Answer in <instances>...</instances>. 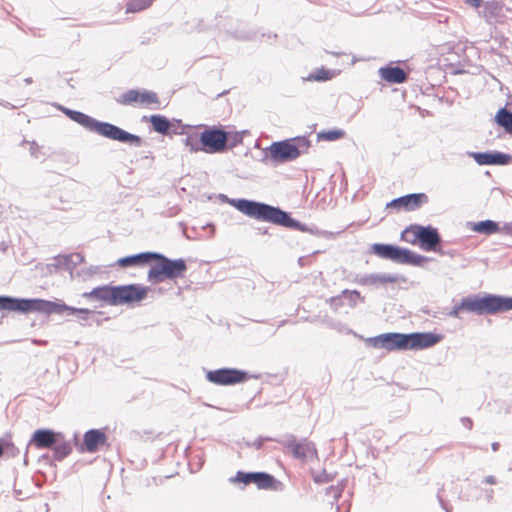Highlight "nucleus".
I'll return each mask as SVG.
<instances>
[{
  "instance_id": "f257e3e1",
  "label": "nucleus",
  "mask_w": 512,
  "mask_h": 512,
  "mask_svg": "<svg viewBox=\"0 0 512 512\" xmlns=\"http://www.w3.org/2000/svg\"><path fill=\"white\" fill-rule=\"evenodd\" d=\"M150 289L140 284L100 286L83 294L85 298L105 302L110 306H133L145 300Z\"/></svg>"
},
{
  "instance_id": "f03ea898",
  "label": "nucleus",
  "mask_w": 512,
  "mask_h": 512,
  "mask_svg": "<svg viewBox=\"0 0 512 512\" xmlns=\"http://www.w3.org/2000/svg\"><path fill=\"white\" fill-rule=\"evenodd\" d=\"M440 335L424 333H385L372 338L370 341L375 348L394 350H420L434 346L440 342Z\"/></svg>"
},
{
  "instance_id": "7ed1b4c3",
  "label": "nucleus",
  "mask_w": 512,
  "mask_h": 512,
  "mask_svg": "<svg viewBox=\"0 0 512 512\" xmlns=\"http://www.w3.org/2000/svg\"><path fill=\"white\" fill-rule=\"evenodd\" d=\"M230 203L243 214L256 220L270 222L287 228L297 227V222L286 212L268 204L246 199L232 200Z\"/></svg>"
},
{
  "instance_id": "20e7f679",
  "label": "nucleus",
  "mask_w": 512,
  "mask_h": 512,
  "mask_svg": "<svg viewBox=\"0 0 512 512\" xmlns=\"http://www.w3.org/2000/svg\"><path fill=\"white\" fill-rule=\"evenodd\" d=\"M65 113L73 121L100 136L122 143L141 144V138L139 136L131 134L113 124L100 122L79 111L66 110Z\"/></svg>"
},
{
  "instance_id": "39448f33",
  "label": "nucleus",
  "mask_w": 512,
  "mask_h": 512,
  "mask_svg": "<svg viewBox=\"0 0 512 512\" xmlns=\"http://www.w3.org/2000/svg\"><path fill=\"white\" fill-rule=\"evenodd\" d=\"M512 310V297L505 298L495 295L484 297H466L455 305L449 312V316L458 318L463 311L477 314H494Z\"/></svg>"
},
{
  "instance_id": "423d86ee",
  "label": "nucleus",
  "mask_w": 512,
  "mask_h": 512,
  "mask_svg": "<svg viewBox=\"0 0 512 512\" xmlns=\"http://www.w3.org/2000/svg\"><path fill=\"white\" fill-rule=\"evenodd\" d=\"M154 264L148 271V281L153 284L163 282L165 279H175L183 277L187 266L183 259L170 260L162 254L156 253V257H153Z\"/></svg>"
},
{
  "instance_id": "0eeeda50",
  "label": "nucleus",
  "mask_w": 512,
  "mask_h": 512,
  "mask_svg": "<svg viewBox=\"0 0 512 512\" xmlns=\"http://www.w3.org/2000/svg\"><path fill=\"white\" fill-rule=\"evenodd\" d=\"M54 306L51 301L44 299H20L9 296H0V311L19 313L38 312L47 315L51 314Z\"/></svg>"
},
{
  "instance_id": "6e6552de",
  "label": "nucleus",
  "mask_w": 512,
  "mask_h": 512,
  "mask_svg": "<svg viewBox=\"0 0 512 512\" xmlns=\"http://www.w3.org/2000/svg\"><path fill=\"white\" fill-rule=\"evenodd\" d=\"M309 147L310 141L304 137L275 142L270 146V156L274 161L288 162L298 158Z\"/></svg>"
},
{
  "instance_id": "1a4fd4ad",
  "label": "nucleus",
  "mask_w": 512,
  "mask_h": 512,
  "mask_svg": "<svg viewBox=\"0 0 512 512\" xmlns=\"http://www.w3.org/2000/svg\"><path fill=\"white\" fill-rule=\"evenodd\" d=\"M371 252L382 259L401 264H418L420 256L407 249H401L390 244L376 243L371 246Z\"/></svg>"
},
{
  "instance_id": "9d476101",
  "label": "nucleus",
  "mask_w": 512,
  "mask_h": 512,
  "mask_svg": "<svg viewBox=\"0 0 512 512\" xmlns=\"http://www.w3.org/2000/svg\"><path fill=\"white\" fill-rule=\"evenodd\" d=\"M230 482L234 484L242 483L245 486L254 484L258 489L276 490L279 482L274 476L265 472H243L238 471L234 477L230 478Z\"/></svg>"
},
{
  "instance_id": "9b49d317",
  "label": "nucleus",
  "mask_w": 512,
  "mask_h": 512,
  "mask_svg": "<svg viewBox=\"0 0 512 512\" xmlns=\"http://www.w3.org/2000/svg\"><path fill=\"white\" fill-rule=\"evenodd\" d=\"M117 101L122 105H136L150 109H157L161 104L157 93L134 89L121 94Z\"/></svg>"
},
{
  "instance_id": "f8f14e48",
  "label": "nucleus",
  "mask_w": 512,
  "mask_h": 512,
  "mask_svg": "<svg viewBox=\"0 0 512 512\" xmlns=\"http://www.w3.org/2000/svg\"><path fill=\"white\" fill-rule=\"evenodd\" d=\"M228 133L222 129L213 127L205 129L200 134L202 151L206 153H221L227 148Z\"/></svg>"
},
{
  "instance_id": "ddd939ff",
  "label": "nucleus",
  "mask_w": 512,
  "mask_h": 512,
  "mask_svg": "<svg viewBox=\"0 0 512 512\" xmlns=\"http://www.w3.org/2000/svg\"><path fill=\"white\" fill-rule=\"evenodd\" d=\"M247 373L235 368H222L209 371L206 379L216 385L228 386L242 383L247 380Z\"/></svg>"
},
{
  "instance_id": "4468645a",
  "label": "nucleus",
  "mask_w": 512,
  "mask_h": 512,
  "mask_svg": "<svg viewBox=\"0 0 512 512\" xmlns=\"http://www.w3.org/2000/svg\"><path fill=\"white\" fill-rule=\"evenodd\" d=\"M428 202V197L424 193L408 194L392 200L387 203V208L396 210L414 211Z\"/></svg>"
},
{
  "instance_id": "2eb2a0df",
  "label": "nucleus",
  "mask_w": 512,
  "mask_h": 512,
  "mask_svg": "<svg viewBox=\"0 0 512 512\" xmlns=\"http://www.w3.org/2000/svg\"><path fill=\"white\" fill-rule=\"evenodd\" d=\"M417 237L419 238L420 247L425 251H435L440 243L439 233L432 227L422 226Z\"/></svg>"
},
{
  "instance_id": "dca6fc26",
  "label": "nucleus",
  "mask_w": 512,
  "mask_h": 512,
  "mask_svg": "<svg viewBox=\"0 0 512 512\" xmlns=\"http://www.w3.org/2000/svg\"><path fill=\"white\" fill-rule=\"evenodd\" d=\"M294 457L301 460H312L317 458V449L315 445L307 440L294 442L289 445Z\"/></svg>"
},
{
  "instance_id": "f3484780",
  "label": "nucleus",
  "mask_w": 512,
  "mask_h": 512,
  "mask_svg": "<svg viewBox=\"0 0 512 512\" xmlns=\"http://www.w3.org/2000/svg\"><path fill=\"white\" fill-rule=\"evenodd\" d=\"M153 257H156L155 252H142L139 254L119 258L116 264L120 268L145 266L153 261Z\"/></svg>"
},
{
  "instance_id": "a211bd4d",
  "label": "nucleus",
  "mask_w": 512,
  "mask_h": 512,
  "mask_svg": "<svg viewBox=\"0 0 512 512\" xmlns=\"http://www.w3.org/2000/svg\"><path fill=\"white\" fill-rule=\"evenodd\" d=\"M59 436L60 434L52 430L39 429L34 432L31 442L38 449L51 448L57 443V437Z\"/></svg>"
},
{
  "instance_id": "6ab92c4d",
  "label": "nucleus",
  "mask_w": 512,
  "mask_h": 512,
  "mask_svg": "<svg viewBox=\"0 0 512 512\" xmlns=\"http://www.w3.org/2000/svg\"><path fill=\"white\" fill-rule=\"evenodd\" d=\"M106 440L107 437L103 431L92 429L84 434L83 445L86 451L94 453L106 443Z\"/></svg>"
},
{
  "instance_id": "aec40b11",
  "label": "nucleus",
  "mask_w": 512,
  "mask_h": 512,
  "mask_svg": "<svg viewBox=\"0 0 512 512\" xmlns=\"http://www.w3.org/2000/svg\"><path fill=\"white\" fill-rule=\"evenodd\" d=\"M379 75L383 80L392 84H401L407 80V73L397 66L381 67Z\"/></svg>"
},
{
  "instance_id": "412c9836",
  "label": "nucleus",
  "mask_w": 512,
  "mask_h": 512,
  "mask_svg": "<svg viewBox=\"0 0 512 512\" xmlns=\"http://www.w3.org/2000/svg\"><path fill=\"white\" fill-rule=\"evenodd\" d=\"M473 158L479 165H505L510 161V156L503 153H474Z\"/></svg>"
},
{
  "instance_id": "4be33fe9",
  "label": "nucleus",
  "mask_w": 512,
  "mask_h": 512,
  "mask_svg": "<svg viewBox=\"0 0 512 512\" xmlns=\"http://www.w3.org/2000/svg\"><path fill=\"white\" fill-rule=\"evenodd\" d=\"M338 74L339 72H336L335 70H330L322 67L310 73L308 76L304 78V80L308 82H325L332 80Z\"/></svg>"
},
{
  "instance_id": "5701e85b",
  "label": "nucleus",
  "mask_w": 512,
  "mask_h": 512,
  "mask_svg": "<svg viewBox=\"0 0 512 512\" xmlns=\"http://www.w3.org/2000/svg\"><path fill=\"white\" fill-rule=\"evenodd\" d=\"M154 131L161 134H168L171 128L170 121L162 115H152L149 119Z\"/></svg>"
},
{
  "instance_id": "b1692460",
  "label": "nucleus",
  "mask_w": 512,
  "mask_h": 512,
  "mask_svg": "<svg viewBox=\"0 0 512 512\" xmlns=\"http://www.w3.org/2000/svg\"><path fill=\"white\" fill-rule=\"evenodd\" d=\"M51 304L53 306H55V307L52 308L51 314L52 313H63L65 311H67L70 314H76L77 313V314L85 315L83 317V319H86V316L92 312L89 309L74 308V307L67 306L66 304H59V303H55V302H52V301H51Z\"/></svg>"
},
{
  "instance_id": "393cba45",
  "label": "nucleus",
  "mask_w": 512,
  "mask_h": 512,
  "mask_svg": "<svg viewBox=\"0 0 512 512\" xmlns=\"http://www.w3.org/2000/svg\"><path fill=\"white\" fill-rule=\"evenodd\" d=\"M495 119L497 124L503 127L506 132L512 133V113L502 108L497 112Z\"/></svg>"
},
{
  "instance_id": "a878e982",
  "label": "nucleus",
  "mask_w": 512,
  "mask_h": 512,
  "mask_svg": "<svg viewBox=\"0 0 512 512\" xmlns=\"http://www.w3.org/2000/svg\"><path fill=\"white\" fill-rule=\"evenodd\" d=\"M153 4V0H130L126 6V13H137L148 9Z\"/></svg>"
},
{
  "instance_id": "bb28decb",
  "label": "nucleus",
  "mask_w": 512,
  "mask_h": 512,
  "mask_svg": "<svg viewBox=\"0 0 512 512\" xmlns=\"http://www.w3.org/2000/svg\"><path fill=\"white\" fill-rule=\"evenodd\" d=\"M422 228L420 225H411L407 227L402 232V239L410 244H417L419 242V238L417 237L419 234V230Z\"/></svg>"
},
{
  "instance_id": "cd10ccee",
  "label": "nucleus",
  "mask_w": 512,
  "mask_h": 512,
  "mask_svg": "<svg viewBox=\"0 0 512 512\" xmlns=\"http://www.w3.org/2000/svg\"><path fill=\"white\" fill-rule=\"evenodd\" d=\"M345 137V132L341 129H333L330 131H321L317 133L318 141H337Z\"/></svg>"
},
{
  "instance_id": "c85d7f7f",
  "label": "nucleus",
  "mask_w": 512,
  "mask_h": 512,
  "mask_svg": "<svg viewBox=\"0 0 512 512\" xmlns=\"http://www.w3.org/2000/svg\"><path fill=\"white\" fill-rule=\"evenodd\" d=\"M498 230V224L492 220L481 221L474 226V231L483 234H493L498 232Z\"/></svg>"
},
{
  "instance_id": "c756f323",
  "label": "nucleus",
  "mask_w": 512,
  "mask_h": 512,
  "mask_svg": "<svg viewBox=\"0 0 512 512\" xmlns=\"http://www.w3.org/2000/svg\"><path fill=\"white\" fill-rule=\"evenodd\" d=\"M502 11V5L499 2H486L484 5V16L486 18L497 17Z\"/></svg>"
},
{
  "instance_id": "7c9ffc66",
  "label": "nucleus",
  "mask_w": 512,
  "mask_h": 512,
  "mask_svg": "<svg viewBox=\"0 0 512 512\" xmlns=\"http://www.w3.org/2000/svg\"><path fill=\"white\" fill-rule=\"evenodd\" d=\"M53 449H54L55 457L57 459H63L67 455H69L71 452L70 444L65 441L59 442L57 440V443L53 445Z\"/></svg>"
},
{
  "instance_id": "2f4dec72",
  "label": "nucleus",
  "mask_w": 512,
  "mask_h": 512,
  "mask_svg": "<svg viewBox=\"0 0 512 512\" xmlns=\"http://www.w3.org/2000/svg\"><path fill=\"white\" fill-rule=\"evenodd\" d=\"M185 146L189 147L191 151L197 152L202 151V145L200 143V136L197 134L188 135L184 141Z\"/></svg>"
},
{
  "instance_id": "473e14b6",
  "label": "nucleus",
  "mask_w": 512,
  "mask_h": 512,
  "mask_svg": "<svg viewBox=\"0 0 512 512\" xmlns=\"http://www.w3.org/2000/svg\"><path fill=\"white\" fill-rule=\"evenodd\" d=\"M465 2L474 8H479L482 5V0H465Z\"/></svg>"
},
{
  "instance_id": "72a5a7b5",
  "label": "nucleus",
  "mask_w": 512,
  "mask_h": 512,
  "mask_svg": "<svg viewBox=\"0 0 512 512\" xmlns=\"http://www.w3.org/2000/svg\"><path fill=\"white\" fill-rule=\"evenodd\" d=\"M4 454V446L2 443H0V458L3 456Z\"/></svg>"
}]
</instances>
